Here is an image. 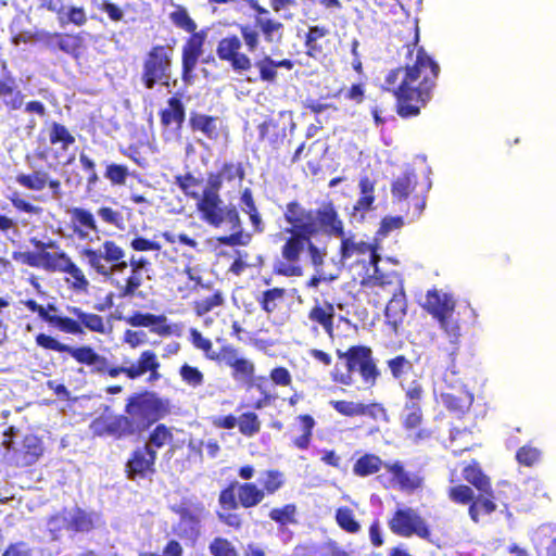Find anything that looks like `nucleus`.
<instances>
[{"mask_svg": "<svg viewBox=\"0 0 556 556\" xmlns=\"http://www.w3.org/2000/svg\"><path fill=\"white\" fill-rule=\"evenodd\" d=\"M439 72L438 63L419 48L414 65L399 67L387 75L386 88L396 97L401 116L410 117L419 113V103L425 104L430 99Z\"/></svg>", "mask_w": 556, "mask_h": 556, "instance_id": "1", "label": "nucleus"}, {"mask_svg": "<svg viewBox=\"0 0 556 556\" xmlns=\"http://www.w3.org/2000/svg\"><path fill=\"white\" fill-rule=\"evenodd\" d=\"M200 218L213 227L226 226L231 231L229 236L219 237L220 244L227 247L247 245L251 236L241 227V220L236 206L226 204L219 194H201L197 201Z\"/></svg>", "mask_w": 556, "mask_h": 556, "instance_id": "2", "label": "nucleus"}, {"mask_svg": "<svg viewBox=\"0 0 556 556\" xmlns=\"http://www.w3.org/2000/svg\"><path fill=\"white\" fill-rule=\"evenodd\" d=\"M420 304L438 321L447 338L451 345L448 355L453 362L462 338L459 321L455 317V299L451 293L433 288L427 291Z\"/></svg>", "mask_w": 556, "mask_h": 556, "instance_id": "3", "label": "nucleus"}, {"mask_svg": "<svg viewBox=\"0 0 556 556\" xmlns=\"http://www.w3.org/2000/svg\"><path fill=\"white\" fill-rule=\"evenodd\" d=\"M340 358L345 359V371H340L337 365L332 371L334 381L345 386L359 383V389H370L376 384L380 372L369 348L352 346L340 354Z\"/></svg>", "mask_w": 556, "mask_h": 556, "instance_id": "4", "label": "nucleus"}, {"mask_svg": "<svg viewBox=\"0 0 556 556\" xmlns=\"http://www.w3.org/2000/svg\"><path fill=\"white\" fill-rule=\"evenodd\" d=\"M36 343L47 350L68 353L78 363L91 366L92 372L108 374L111 378H116L121 375V366H112L105 356L98 354L90 346L73 348L45 333H39L36 337Z\"/></svg>", "mask_w": 556, "mask_h": 556, "instance_id": "5", "label": "nucleus"}, {"mask_svg": "<svg viewBox=\"0 0 556 556\" xmlns=\"http://www.w3.org/2000/svg\"><path fill=\"white\" fill-rule=\"evenodd\" d=\"M369 278L375 286L389 288V292L392 293V299L387 304L384 314L388 323L396 328L406 315L407 307L405 293L399 276L395 273L384 274L381 269L376 268L375 274H369Z\"/></svg>", "mask_w": 556, "mask_h": 556, "instance_id": "6", "label": "nucleus"}, {"mask_svg": "<svg viewBox=\"0 0 556 556\" xmlns=\"http://www.w3.org/2000/svg\"><path fill=\"white\" fill-rule=\"evenodd\" d=\"M172 56L173 49L165 46H155L148 53L142 72V80L148 89H152L157 83L168 86Z\"/></svg>", "mask_w": 556, "mask_h": 556, "instance_id": "7", "label": "nucleus"}, {"mask_svg": "<svg viewBox=\"0 0 556 556\" xmlns=\"http://www.w3.org/2000/svg\"><path fill=\"white\" fill-rule=\"evenodd\" d=\"M162 401L151 393L134 395L126 405V413L136 426V432L144 430L161 417Z\"/></svg>", "mask_w": 556, "mask_h": 556, "instance_id": "8", "label": "nucleus"}, {"mask_svg": "<svg viewBox=\"0 0 556 556\" xmlns=\"http://www.w3.org/2000/svg\"><path fill=\"white\" fill-rule=\"evenodd\" d=\"M81 256L87 264L100 276H110L112 264L121 257L126 256V252L113 240H104L98 247L85 248Z\"/></svg>", "mask_w": 556, "mask_h": 556, "instance_id": "9", "label": "nucleus"}, {"mask_svg": "<svg viewBox=\"0 0 556 556\" xmlns=\"http://www.w3.org/2000/svg\"><path fill=\"white\" fill-rule=\"evenodd\" d=\"M340 239V262L344 264L348 260L352 257H362L368 256L369 266L372 269L371 274H375V269H380L379 262L381 260L380 255L377 253L376 248L358 238L356 235L352 232H343V236H339Z\"/></svg>", "mask_w": 556, "mask_h": 556, "instance_id": "10", "label": "nucleus"}, {"mask_svg": "<svg viewBox=\"0 0 556 556\" xmlns=\"http://www.w3.org/2000/svg\"><path fill=\"white\" fill-rule=\"evenodd\" d=\"M291 237L281 248V256L288 261L300 262V255L306 249L313 265H323L327 254L326 249H320L312 242V237L306 235L290 233Z\"/></svg>", "mask_w": 556, "mask_h": 556, "instance_id": "11", "label": "nucleus"}, {"mask_svg": "<svg viewBox=\"0 0 556 556\" xmlns=\"http://www.w3.org/2000/svg\"><path fill=\"white\" fill-rule=\"evenodd\" d=\"M391 531L401 536L413 534L427 538L430 532L425 520L413 508H400L389 522Z\"/></svg>", "mask_w": 556, "mask_h": 556, "instance_id": "12", "label": "nucleus"}, {"mask_svg": "<svg viewBox=\"0 0 556 556\" xmlns=\"http://www.w3.org/2000/svg\"><path fill=\"white\" fill-rule=\"evenodd\" d=\"M7 444L11 460L17 467L35 464L43 453L42 442L35 434H26L21 442L11 440Z\"/></svg>", "mask_w": 556, "mask_h": 556, "instance_id": "13", "label": "nucleus"}, {"mask_svg": "<svg viewBox=\"0 0 556 556\" xmlns=\"http://www.w3.org/2000/svg\"><path fill=\"white\" fill-rule=\"evenodd\" d=\"M241 48L242 41L236 35L220 39L216 48L218 59L228 62L231 68L239 74L247 72L252 67L251 59L240 51Z\"/></svg>", "mask_w": 556, "mask_h": 556, "instance_id": "14", "label": "nucleus"}, {"mask_svg": "<svg viewBox=\"0 0 556 556\" xmlns=\"http://www.w3.org/2000/svg\"><path fill=\"white\" fill-rule=\"evenodd\" d=\"M285 218L290 228L286 229L288 233H299L313 237L317 233V224L315 223V211L306 210L298 202H290L286 206Z\"/></svg>", "mask_w": 556, "mask_h": 556, "instance_id": "15", "label": "nucleus"}, {"mask_svg": "<svg viewBox=\"0 0 556 556\" xmlns=\"http://www.w3.org/2000/svg\"><path fill=\"white\" fill-rule=\"evenodd\" d=\"M99 519V515L96 513H87L80 508H72L51 517L48 521V527L50 531H55L56 527L54 523L56 521H63L66 522L68 529L77 532H87L94 527Z\"/></svg>", "mask_w": 556, "mask_h": 556, "instance_id": "16", "label": "nucleus"}, {"mask_svg": "<svg viewBox=\"0 0 556 556\" xmlns=\"http://www.w3.org/2000/svg\"><path fill=\"white\" fill-rule=\"evenodd\" d=\"M207 37V30L191 34L182 47V79L191 83L192 72L197 66L199 58L203 54V46Z\"/></svg>", "mask_w": 556, "mask_h": 556, "instance_id": "17", "label": "nucleus"}, {"mask_svg": "<svg viewBox=\"0 0 556 556\" xmlns=\"http://www.w3.org/2000/svg\"><path fill=\"white\" fill-rule=\"evenodd\" d=\"M315 223L317 224V233H323L338 238L343 236L344 225L332 203H324L315 211Z\"/></svg>", "mask_w": 556, "mask_h": 556, "instance_id": "18", "label": "nucleus"}, {"mask_svg": "<svg viewBox=\"0 0 556 556\" xmlns=\"http://www.w3.org/2000/svg\"><path fill=\"white\" fill-rule=\"evenodd\" d=\"M159 368L160 363L156 354L147 350L140 354L137 363H130L127 365V362H125V365L121 366L119 371L132 380L150 372V380L155 381L160 378V374L157 372Z\"/></svg>", "mask_w": 556, "mask_h": 556, "instance_id": "19", "label": "nucleus"}, {"mask_svg": "<svg viewBox=\"0 0 556 556\" xmlns=\"http://www.w3.org/2000/svg\"><path fill=\"white\" fill-rule=\"evenodd\" d=\"M358 188L359 197L353 205L351 219L356 223H362L366 214L375 208V182L368 177H363L358 182Z\"/></svg>", "mask_w": 556, "mask_h": 556, "instance_id": "20", "label": "nucleus"}, {"mask_svg": "<svg viewBox=\"0 0 556 556\" xmlns=\"http://www.w3.org/2000/svg\"><path fill=\"white\" fill-rule=\"evenodd\" d=\"M155 458V450H150L146 445L137 448L127 462L129 477L134 479L136 476L146 477L148 473H152Z\"/></svg>", "mask_w": 556, "mask_h": 556, "instance_id": "21", "label": "nucleus"}, {"mask_svg": "<svg viewBox=\"0 0 556 556\" xmlns=\"http://www.w3.org/2000/svg\"><path fill=\"white\" fill-rule=\"evenodd\" d=\"M203 513L204 507L202 505L193 508H184L178 523L179 534L189 540H195L200 535Z\"/></svg>", "mask_w": 556, "mask_h": 556, "instance_id": "22", "label": "nucleus"}, {"mask_svg": "<svg viewBox=\"0 0 556 556\" xmlns=\"http://www.w3.org/2000/svg\"><path fill=\"white\" fill-rule=\"evenodd\" d=\"M73 230L79 240H90V232H98V225L93 214L83 207H73L70 212Z\"/></svg>", "mask_w": 556, "mask_h": 556, "instance_id": "23", "label": "nucleus"}, {"mask_svg": "<svg viewBox=\"0 0 556 556\" xmlns=\"http://www.w3.org/2000/svg\"><path fill=\"white\" fill-rule=\"evenodd\" d=\"M383 468L392 475L393 480L402 491L413 492L421 486V477L418 473L405 470L403 464L399 460L386 463Z\"/></svg>", "mask_w": 556, "mask_h": 556, "instance_id": "24", "label": "nucleus"}, {"mask_svg": "<svg viewBox=\"0 0 556 556\" xmlns=\"http://www.w3.org/2000/svg\"><path fill=\"white\" fill-rule=\"evenodd\" d=\"M417 185V176L413 169H405L392 182L391 194L393 202H402L408 199Z\"/></svg>", "mask_w": 556, "mask_h": 556, "instance_id": "25", "label": "nucleus"}, {"mask_svg": "<svg viewBox=\"0 0 556 556\" xmlns=\"http://www.w3.org/2000/svg\"><path fill=\"white\" fill-rule=\"evenodd\" d=\"M167 104L161 112V123L166 127L174 126L175 134H178L185 121V106L177 97H172Z\"/></svg>", "mask_w": 556, "mask_h": 556, "instance_id": "26", "label": "nucleus"}, {"mask_svg": "<svg viewBox=\"0 0 556 556\" xmlns=\"http://www.w3.org/2000/svg\"><path fill=\"white\" fill-rule=\"evenodd\" d=\"M46 42L51 49H59L74 58L78 56V50L80 48L79 36L53 33L47 35Z\"/></svg>", "mask_w": 556, "mask_h": 556, "instance_id": "27", "label": "nucleus"}, {"mask_svg": "<svg viewBox=\"0 0 556 556\" xmlns=\"http://www.w3.org/2000/svg\"><path fill=\"white\" fill-rule=\"evenodd\" d=\"M237 496L241 507L252 508L257 506L265 498L264 490L256 483H236Z\"/></svg>", "mask_w": 556, "mask_h": 556, "instance_id": "28", "label": "nucleus"}, {"mask_svg": "<svg viewBox=\"0 0 556 556\" xmlns=\"http://www.w3.org/2000/svg\"><path fill=\"white\" fill-rule=\"evenodd\" d=\"M190 126L194 131L202 132L210 140H217L219 137L220 121L217 117L193 114L190 117Z\"/></svg>", "mask_w": 556, "mask_h": 556, "instance_id": "29", "label": "nucleus"}, {"mask_svg": "<svg viewBox=\"0 0 556 556\" xmlns=\"http://www.w3.org/2000/svg\"><path fill=\"white\" fill-rule=\"evenodd\" d=\"M333 317L334 307L328 302H325L324 305H315L308 313L309 320L319 324L330 336L333 331Z\"/></svg>", "mask_w": 556, "mask_h": 556, "instance_id": "30", "label": "nucleus"}, {"mask_svg": "<svg viewBox=\"0 0 556 556\" xmlns=\"http://www.w3.org/2000/svg\"><path fill=\"white\" fill-rule=\"evenodd\" d=\"M143 271L130 269L129 276L125 281L113 280L112 286L117 290L118 298H132L136 295L137 290L141 287Z\"/></svg>", "mask_w": 556, "mask_h": 556, "instance_id": "31", "label": "nucleus"}, {"mask_svg": "<svg viewBox=\"0 0 556 556\" xmlns=\"http://www.w3.org/2000/svg\"><path fill=\"white\" fill-rule=\"evenodd\" d=\"M56 20L61 27H65L70 24L81 27L88 21L85 9L83 7H76L72 4L64 5L62 11L56 16Z\"/></svg>", "mask_w": 556, "mask_h": 556, "instance_id": "32", "label": "nucleus"}, {"mask_svg": "<svg viewBox=\"0 0 556 556\" xmlns=\"http://www.w3.org/2000/svg\"><path fill=\"white\" fill-rule=\"evenodd\" d=\"M110 437L121 439L136 433V426L128 416L108 415Z\"/></svg>", "mask_w": 556, "mask_h": 556, "instance_id": "33", "label": "nucleus"}, {"mask_svg": "<svg viewBox=\"0 0 556 556\" xmlns=\"http://www.w3.org/2000/svg\"><path fill=\"white\" fill-rule=\"evenodd\" d=\"M463 476L466 481L471 483L480 492L492 496L490 480L476 464L465 467Z\"/></svg>", "mask_w": 556, "mask_h": 556, "instance_id": "34", "label": "nucleus"}, {"mask_svg": "<svg viewBox=\"0 0 556 556\" xmlns=\"http://www.w3.org/2000/svg\"><path fill=\"white\" fill-rule=\"evenodd\" d=\"M256 25L260 27L266 42H280L282 39L283 25L282 23L273 20L256 17Z\"/></svg>", "mask_w": 556, "mask_h": 556, "instance_id": "35", "label": "nucleus"}, {"mask_svg": "<svg viewBox=\"0 0 556 556\" xmlns=\"http://www.w3.org/2000/svg\"><path fill=\"white\" fill-rule=\"evenodd\" d=\"M384 464L378 456L366 454L356 460L353 471L359 477H366L378 472Z\"/></svg>", "mask_w": 556, "mask_h": 556, "instance_id": "36", "label": "nucleus"}, {"mask_svg": "<svg viewBox=\"0 0 556 556\" xmlns=\"http://www.w3.org/2000/svg\"><path fill=\"white\" fill-rule=\"evenodd\" d=\"M174 11L169 13L170 22L187 33H197V23L190 17L187 9L180 4H174Z\"/></svg>", "mask_w": 556, "mask_h": 556, "instance_id": "37", "label": "nucleus"}, {"mask_svg": "<svg viewBox=\"0 0 556 556\" xmlns=\"http://www.w3.org/2000/svg\"><path fill=\"white\" fill-rule=\"evenodd\" d=\"M73 313L79 320L80 326L83 325L88 330L93 331V332H98V333L106 332L105 323H104L102 316L93 314V313H86L78 307L73 308Z\"/></svg>", "mask_w": 556, "mask_h": 556, "instance_id": "38", "label": "nucleus"}, {"mask_svg": "<svg viewBox=\"0 0 556 556\" xmlns=\"http://www.w3.org/2000/svg\"><path fill=\"white\" fill-rule=\"evenodd\" d=\"M496 509L495 503L484 497L483 495H479L475 498V501L469 506V516L473 522H479L481 515H490Z\"/></svg>", "mask_w": 556, "mask_h": 556, "instance_id": "39", "label": "nucleus"}, {"mask_svg": "<svg viewBox=\"0 0 556 556\" xmlns=\"http://www.w3.org/2000/svg\"><path fill=\"white\" fill-rule=\"evenodd\" d=\"M16 181L29 190L41 191L48 184V173L36 170L33 174L18 175Z\"/></svg>", "mask_w": 556, "mask_h": 556, "instance_id": "40", "label": "nucleus"}, {"mask_svg": "<svg viewBox=\"0 0 556 556\" xmlns=\"http://www.w3.org/2000/svg\"><path fill=\"white\" fill-rule=\"evenodd\" d=\"M336 521L342 530L349 533H357L361 530L359 522L355 519L353 510L349 507H339L337 509Z\"/></svg>", "mask_w": 556, "mask_h": 556, "instance_id": "41", "label": "nucleus"}, {"mask_svg": "<svg viewBox=\"0 0 556 556\" xmlns=\"http://www.w3.org/2000/svg\"><path fill=\"white\" fill-rule=\"evenodd\" d=\"M172 441L173 433L165 425H157L151 432L146 446L150 447V450L162 448L165 445L172 443Z\"/></svg>", "mask_w": 556, "mask_h": 556, "instance_id": "42", "label": "nucleus"}, {"mask_svg": "<svg viewBox=\"0 0 556 556\" xmlns=\"http://www.w3.org/2000/svg\"><path fill=\"white\" fill-rule=\"evenodd\" d=\"M262 490H264V495L274 494L277 492L283 484L282 473L278 470H267L262 473V477L258 479Z\"/></svg>", "mask_w": 556, "mask_h": 556, "instance_id": "43", "label": "nucleus"}, {"mask_svg": "<svg viewBox=\"0 0 556 556\" xmlns=\"http://www.w3.org/2000/svg\"><path fill=\"white\" fill-rule=\"evenodd\" d=\"M255 372V366L252 361L243 357L231 372L232 378L243 384H252Z\"/></svg>", "mask_w": 556, "mask_h": 556, "instance_id": "44", "label": "nucleus"}, {"mask_svg": "<svg viewBox=\"0 0 556 556\" xmlns=\"http://www.w3.org/2000/svg\"><path fill=\"white\" fill-rule=\"evenodd\" d=\"M242 358L243 356L240 354L239 350L232 345H225L220 349L219 352L216 353V355L211 356L212 361L224 363L231 369L239 365Z\"/></svg>", "mask_w": 556, "mask_h": 556, "instance_id": "45", "label": "nucleus"}, {"mask_svg": "<svg viewBox=\"0 0 556 556\" xmlns=\"http://www.w3.org/2000/svg\"><path fill=\"white\" fill-rule=\"evenodd\" d=\"M223 304L224 295L220 291H216L212 296L195 301L193 303V309L198 316H204Z\"/></svg>", "mask_w": 556, "mask_h": 556, "instance_id": "46", "label": "nucleus"}, {"mask_svg": "<svg viewBox=\"0 0 556 556\" xmlns=\"http://www.w3.org/2000/svg\"><path fill=\"white\" fill-rule=\"evenodd\" d=\"M50 142L52 144L62 143V149L66 151L75 142V138L64 125L53 123L50 130Z\"/></svg>", "mask_w": 556, "mask_h": 556, "instance_id": "47", "label": "nucleus"}, {"mask_svg": "<svg viewBox=\"0 0 556 556\" xmlns=\"http://www.w3.org/2000/svg\"><path fill=\"white\" fill-rule=\"evenodd\" d=\"M388 367L396 380L403 381V377L413 369V364L403 355L395 356L387 362Z\"/></svg>", "mask_w": 556, "mask_h": 556, "instance_id": "48", "label": "nucleus"}, {"mask_svg": "<svg viewBox=\"0 0 556 556\" xmlns=\"http://www.w3.org/2000/svg\"><path fill=\"white\" fill-rule=\"evenodd\" d=\"M296 506L287 504L281 508H274L269 513V518L275 522L285 526L295 522Z\"/></svg>", "mask_w": 556, "mask_h": 556, "instance_id": "49", "label": "nucleus"}, {"mask_svg": "<svg viewBox=\"0 0 556 556\" xmlns=\"http://www.w3.org/2000/svg\"><path fill=\"white\" fill-rule=\"evenodd\" d=\"M238 427L242 434L252 437L260 431L261 422L254 413H244L238 419Z\"/></svg>", "mask_w": 556, "mask_h": 556, "instance_id": "50", "label": "nucleus"}, {"mask_svg": "<svg viewBox=\"0 0 556 556\" xmlns=\"http://www.w3.org/2000/svg\"><path fill=\"white\" fill-rule=\"evenodd\" d=\"M255 66L260 71V77L263 81L275 83L277 78L276 60L269 55L264 56L262 60L255 62Z\"/></svg>", "mask_w": 556, "mask_h": 556, "instance_id": "51", "label": "nucleus"}, {"mask_svg": "<svg viewBox=\"0 0 556 556\" xmlns=\"http://www.w3.org/2000/svg\"><path fill=\"white\" fill-rule=\"evenodd\" d=\"M274 270L276 274L286 277H300L303 275V268L300 262L288 261L283 257L275 263Z\"/></svg>", "mask_w": 556, "mask_h": 556, "instance_id": "52", "label": "nucleus"}, {"mask_svg": "<svg viewBox=\"0 0 556 556\" xmlns=\"http://www.w3.org/2000/svg\"><path fill=\"white\" fill-rule=\"evenodd\" d=\"M421 421V412L417 402L406 403L403 410V422L406 429H415Z\"/></svg>", "mask_w": 556, "mask_h": 556, "instance_id": "53", "label": "nucleus"}, {"mask_svg": "<svg viewBox=\"0 0 556 556\" xmlns=\"http://www.w3.org/2000/svg\"><path fill=\"white\" fill-rule=\"evenodd\" d=\"M176 184L187 197L197 201L201 198V193L194 189V187L200 184V180L193 175L187 174L185 176H177Z\"/></svg>", "mask_w": 556, "mask_h": 556, "instance_id": "54", "label": "nucleus"}, {"mask_svg": "<svg viewBox=\"0 0 556 556\" xmlns=\"http://www.w3.org/2000/svg\"><path fill=\"white\" fill-rule=\"evenodd\" d=\"M208 549L213 556H238V552L232 543L224 538H215L211 542Z\"/></svg>", "mask_w": 556, "mask_h": 556, "instance_id": "55", "label": "nucleus"}, {"mask_svg": "<svg viewBox=\"0 0 556 556\" xmlns=\"http://www.w3.org/2000/svg\"><path fill=\"white\" fill-rule=\"evenodd\" d=\"M331 406L341 415L348 417L362 416L364 404L350 401H331Z\"/></svg>", "mask_w": 556, "mask_h": 556, "instance_id": "56", "label": "nucleus"}, {"mask_svg": "<svg viewBox=\"0 0 556 556\" xmlns=\"http://www.w3.org/2000/svg\"><path fill=\"white\" fill-rule=\"evenodd\" d=\"M190 341L193 346L204 352L206 358L211 359L212 355H216V351L213 350V343L210 339L204 338L202 333L195 328L190 329Z\"/></svg>", "mask_w": 556, "mask_h": 556, "instance_id": "57", "label": "nucleus"}, {"mask_svg": "<svg viewBox=\"0 0 556 556\" xmlns=\"http://www.w3.org/2000/svg\"><path fill=\"white\" fill-rule=\"evenodd\" d=\"M516 458L519 464L533 466L541 459V451L531 445H525L517 451Z\"/></svg>", "mask_w": 556, "mask_h": 556, "instance_id": "58", "label": "nucleus"}, {"mask_svg": "<svg viewBox=\"0 0 556 556\" xmlns=\"http://www.w3.org/2000/svg\"><path fill=\"white\" fill-rule=\"evenodd\" d=\"M285 295V289L281 288H273L269 290H266L263 293L262 299V308L267 313H273L278 305V302L282 300Z\"/></svg>", "mask_w": 556, "mask_h": 556, "instance_id": "59", "label": "nucleus"}, {"mask_svg": "<svg viewBox=\"0 0 556 556\" xmlns=\"http://www.w3.org/2000/svg\"><path fill=\"white\" fill-rule=\"evenodd\" d=\"M218 503L224 510H233L238 508L240 504L237 496L236 483L220 492Z\"/></svg>", "mask_w": 556, "mask_h": 556, "instance_id": "60", "label": "nucleus"}, {"mask_svg": "<svg viewBox=\"0 0 556 556\" xmlns=\"http://www.w3.org/2000/svg\"><path fill=\"white\" fill-rule=\"evenodd\" d=\"M450 498L457 504H471L475 501V493L468 485H457L450 489Z\"/></svg>", "mask_w": 556, "mask_h": 556, "instance_id": "61", "label": "nucleus"}, {"mask_svg": "<svg viewBox=\"0 0 556 556\" xmlns=\"http://www.w3.org/2000/svg\"><path fill=\"white\" fill-rule=\"evenodd\" d=\"M404 225L401 216H387L381 223L376 233V240L386 238L393 230L400 229Z\"/></svg>", "mask_w": 556, "mask_h": 556, "instance_id": "62", "label": "nucleus"}, {"mask_svg": "<svg viewBox=\"0 0 556 556\" xmlns=\"http://www.w3.org/2000/svg\"><path fill=\"white\" fill-rule=\"evenodd\" d=\"M180 376L187 384L193 388L201 386L204 381L203 374L197 367L188 364L181 366Z\"/></svg>", "mask_w": 556, "mask_h": 556, "instance_id": "63", "label": "nucleus"}, {"mask_svg": "<svg viewBox=\"0 0 556 556\" xmlns=\"http://www.w3.org/2000/svg\"><path fill=\"white\" fill-rule=\"evenodd\" d=\"M97 215L106 224L112 225L118 229H123L124 218L121 212L111 207H100Z\"/></svg>", "mask_w": 556, "mask_h": 556, "instance_id": "64", "label": "nucleus"}]
</instances>
